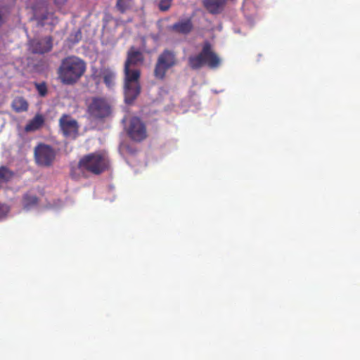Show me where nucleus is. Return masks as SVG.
Masks as SVG:
<instances>
[{
	"label": "nucleus",
	"instance_id": "nucleus-1",
	"mask_svg": "<svg viewBox=\"0 0 360 360\" xmlns=\"http://www.w3.org/2000/svg\"><path fill=\"white\" fill-rule=\"evenodd\" d=\"M86 63L75 56L63 58L58 69V78L65 85H74L84 75Z\"/></svg>",
	"mask_w": 360,
	"mask_h": 360
},
{
	"label": "nucleus",
	"instance_id": "nucleus-2",
	"mask_svg": "<svg viewBox=\"0 0 360 360\" xmlns=\"http://www.w3.org/2000/svg\"><path fill=\"white\" fill-rule=\"evenodd\" d=\"M188 65L193 70H200L206 65L210 69H217L221 65V59L214 51L209 41L204 42L201 51L188 58Z\"/></svg>",
	"mask_w": 360,
	"mask_h": 360
},
{
	"label": "nucleus",
	"instance_id": "nucleus-3",
	"mask_svg": "<svg viewBox=\"0 0 360 360\" xmlns=\"http://www.w3.org/2000/svg\"><path fill=\"white\" fill-rule=\"evenodd\" d=\"M78 167L95 175H99L110 167V160L105 153L94 152L84 155L78 162Z\"/></svg>",
	"mask_w": 360,
	"mask_h": 360
},
{
	"label": "nucleus",
	"instance_id": "nucleus-4",
	"mask_svg": "<svg viewBox=\"0 0 360 360\" xmlns=\"http://www.w3.org/2000/svg\"><path fill=\"white\" fill-rule=\"evenodd\" d=\"M177 64L176 53L172 49H164L157 58L153 70L154 77L158 80H164L167 71Z\"/></svg>",
	"mask_w": 360,
	"mask_h": 360
},
{
	"label": "nucleus",
	"instance_id": "nucleus-5",
	"mask_svg": "<svg viewBox=\"0 0 360 360\" xmlns=\"http://www.w3.org/2000/svg\"><path fill=\"white\" fill-rule=\"evenodd\" d=\"M124 101L127 104L132 103L141 93L140 73L134 71L131 74H124Z\"/></svg>",
	"mask_w": 360,
	"mask_h": 360
},
{
	"label": "nucleus",
	"instance_id": "nucleus-6",
	"mask_svg": "<svg viewBox=\"0 0 360 360\" xmlns=\"http://www.w3.org/2000/svg\"><path fill=\"white\" fill-rule=\"evenodd\" d=\"M129 138L134 142H141L148 136L145 123L137 117H131L125 127Z\"/></svg>",
	"mask_w": 360,
	"mask_h": 360
},
{
	"label": "nucleus",
	"instance_id": "nucleus-7",
	"mask_svg": "<svg viewBox=\"0 0 360 360\" xmlns=\"http://www.w3.org/2000/svg\"><path fill=\"white\" fill-rule=\"evenodd\" d=\"M89 115L96 120L108 117L111 113V107L104 98L94 97L87 107Z\"/></svg>",
	"mask_w": 360,
	"mask_h": 360
},
{
	"label": "nucleus",
	"instance_id": "nucleus-8",
	"mask_svg": "<svg viewBox=\"0 0 360 360\" xmlns=\"http://www.w3.org/2000/svg\"><path fill=\"white\" fill-rule=\"evenodd\" d=\"M34 18L41 26L46 24L55 25L58 18L53 13L49 12L48 3L44 1H37L33 6Z\"/></svg>",
	"mask_w": 360,
	"mask_h": 360
},
{
	"label": "nucleus",
	"instance_id": "nucleus-9",
	"mask_svg": "<svg viewBox=\"0 0 360 360\" xmlns=\"http://www.w3.org/2000/svg\"><path fill=\"white\" fill-rule=\"evenodd\" d=\"M55 158L56 152L53 148L49 145L39 143L34 148L35 161L40 166H51Z\"/></svg>",
	"mask_w": 360,
	"mask_h": 360
},
{
	"label": "nucleus",
	"instance_id": "nucleus-10",
	"mask_svg": "<svg viewBox=\"0 0 360 360\" xmlns=\"http://www.w3.org/2000/svg\"><path fill=\"white\" fill-rule=\"evenodd\" d=\"M143 53L134 46L131 47L127 52L124 63V74L131 75L134 71H138L141 74V70L137 66L143 64Z\"/></svg>",
	"mask_w": 360,
	"mask_h": 360
},
{
	"label": "nucleus",
	"instance_id": "nucleus-11",
	"mask_svg": "<svg viewBox=\"0 0 360 360\" xmlns=\"http://www.w3.org/2000/svg\"><path fill=\"white\" fill-rule=\"evenodd\" d=\"M60 130L66 138L75 139L78 133V124L75 120L63 115L59 120Z\"/></svg>",
	"mask_w": 360,
	"mask_h": 360
},
{
	"label": "nucleus",
	"instance_id": "nucleus-12",
	"mask_svg": "<svg viewBox=\"0 0 360 360\" xmlns=\"http://www.w3.org/2000/svg\"><path fill=\"white\" fill-rule=\"evenodd\" d=\"M52 49V39L46 37L40 39H32L29 43V50L33 53L43 54Z\"/></svg>",
	"mask_w": 360,
	"mask_h": 360
},
{
	"label": "nucleus",
	"instance_id": "nucleus-13",
	"mask_svg": "<svg viewBox=\"0 0 360 360\" xmlns=\"http://www.w3.org/2000/svg\"><path fill=\"white\" fill-rule=\"evenodd\" d=\"M169 30L176 34L187 35L193 30V24L191 18L181 19L168 27Z\"/></svg>",
	"mask_w": 360,
	"mask_h": 360
},
{
	"label": "nucleus",
	"instance_id": "nucleus-14",
	"mask_svg": "<svg viewBox=\"0 0 360 360\" xmlns=\"http://www.w3.org/2000/svg\"><path fill=\"white\" fill-rule=\"evenodd\" d=\"M202 6L211 14L221 13L226 4V0H202Z\"/></svg>",
	"mask_w": 360,
	"mask_h": 360
},
{
	"label": "nucleus",
	"instance_id": "nucleus-15",
	"mask_svg": "<svg viewBox=\"0 0 360 360\" xmlns=\"http://www.w3.org/2000/svg\"><path fill=\"white\" fill-rule=\"evenodd\" d=\"M101 75L103 82L108 88H111L115 85V73L114 71L110 68H105L101 70Z\"/></svg>",
	"mask_w": 360,
	"mask_h": 360
},
{
	"label": "nucleus",
	"instance_id": "nucleus-16",
	"mask_svg": "<svg viewBox=\"0 0 360 360\" xmlns=\"http://www.w3.org/2000/svg\"><path fill=\"white\" fill-rule=\"evenodd\" d=\"M44 120L42 115H37L34 117L26 125L24 130L27 131H32L39 129L44 124Z\"/></svg>",
	"mask_w": 360,
	"mask_h": 360
},
{
	"label": "nucleus",
	"instance_id": "nucleus-17",
	"mask_svg": "<svg viewBox=\"0 0 360 360\" xmlns=\"http://www.w3.org/2000/svg\"><path fill=\"white\" fill-rule=\"evenodd\" d=\"M134 0H117L115 7L121 13H124L132 8Z\"/></svg>",
	"mask_w": 360,
	"mask_h": 360
},
{
	"label": "nucleus",
	"instance_id": "nucleus-18",
	"mask_svg": "<svg viewBox=\"0 0 360 360\" xmlns=\"http://www.w3.org/2000/svg\"><path fill=\"white\" fill-rule=\"evenodd\" d=\"M13 176V173L6 167H0V188L2 185L8 181Z\"/></svg>",
	"mask_w": 360,
	"mask_h": 360
},
{
	"label": "nucleus",
	"instance_id": "nucleus-19",
	"mask_svg": "<svg viewBox=\"0 0 360 360\" xmlns=\"http://www.w3.org/2000/svg\"><path fill=\"white\" fill-rule=\"evenodd\" d=\"M39 199L36 195L26 194L24 196V208L30 209L38 205Z\"/></svg>",
	"mask_w": 360,
	"mask_h": 360
},
{
	"label": "nucleus",
	"instance_id": "nucleus-20",
	"mask_svg": "<svg viewBox=\"0 0 360 360\" xmlns=\"http://www.w3.org/2000/svg\"><path fill=\"white\" fill-rule=\"evenodd\" d=\"M172 0H160L158 8L161 11H167L172 6Z\"/></svg>",
	"mask_w": 360,
	"mask_h": 360
},
{
	"label": "nucleus",
	"instance_id": "nucleus-21",
	"mask_svg": "<svg viewBox=\"0 0 360 360\" xmlns=\"http://www.w3.org/2000/svg\"><path fill=\"white\" fill-rule=\"evenodd\" d=\"M36 89L41 96H45L47 94V86L44 82L36 83Z\"/></svg>",
	"mask_w": 360,
	"mask_h": 360
},
{
	"label": "nucleus",
	"instance_id": "nucleus-22",
	"mask_svg": "<svg viewBox=\"0 0 360 360\" xmlns=\"http://www.w3.org/2000/svg\"><path fill=\"white\" fill-rule=\"evenodd\" d=\"M12 106L17 112H21L22 110V99L20 98L15 99Z\"/></svg>",
	"mask_w": 360,
	"mask_h": 360
},
{
	"label": "nucleus",
	"instance_id": "nucleus-23",
	"mask_svg": "<svg viewBox=\"0 0 360 360\" xmlns=\"http://www.w3.org/2000/svg\"><path fill=\"white\" fill-rule=\"evenodd\" d=\"M9 212V207L5 204L0 203V219L6 217Z\"/></svg>",
	"mask_w": 360,
	"mask_h": 360
},
{
	"label": "nucleus",
	"instance_id": "nucleus-24",
	"mask_svg": "<svg viewBox=\"0 0 360 360\" xmlns=\"http://www.w3.org/2000/svg\"><path fill=\"white\" fill-rule=\"evenodd\" d=\"M67 1L68 0H53L54 4L59 9L62 8Z\"/></svg>",
	"mask_w": 360,
	"mask_h": 360
},
{
	"label": "nucleus",
	"instance_id": "nucleus-25",
	"mask_svg": "<svg viewBox=\"0 0 360 360\" xmlns=\"http://www.w3.org/2000/svg\"><path fill=\"white\" fill-rule=\"evenodd\" d=\"M82 33L79 30L75 32V39L74 40V42H78L79 39H81Z\"/></svg>",
	"mask_w": 360,
	"mask_h": 360
},
{
	"label": "nucleus",
	"instance_id": "nucleus-26",
	"mask_svg": "<svg viewBox=\"0 0 360 360\" xmlns=\"http://www.w3.org/2000/svg\"><path fill=\"white\" fill-rule=\"evenodd\" d=\"M4 13L1 9L0 8V27L4 23Z\"/></svg>",
	"mask_w": 360,
	"mask_h": 360
},
{
	"label": "nucleus",
	"instance_id": "nucleus-27",
	"mask_svg": "<svg viewBox=\"0 0 360 360\" xmlns=\"http://www.w3.org/2000/svg\"><path fill=\"white\" fill-rule=\"evenodd\" d=\"M23 105H24V111H25V110H27L28 104L25 101H24Z\"/></svg>",
	"mask_w": 360,
	"mask_h": 360
}]
</instances>
